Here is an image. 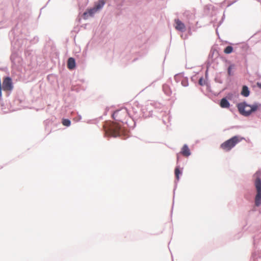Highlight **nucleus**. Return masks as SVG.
Here are the masks:
<instances>
[{
	"label": "nucleus",
	"mask_w": 261,
	"mask_h": 261,
	"mask_svg": "<svg viewBox=\"0 0 261 261\" xmlns=\"http://www.w3.org/2000/svg\"><path fill=\"white\" fill-rule=\"evenodd\" d=\"M13 86L12 80L9 77H6L3 80V89L4 91H11Z\"/></svg>",
	"instance_id": "6"
},
{
	"label": "nucleus",
	"mask_w": 261,
	"mask_h": 261,
	"mask_svg": "<svg viewBox=\"0 0 261 261\" xmlns=\"http://www.w3.org/2000/svg\"><path fill=\"white\" fill-rule=\"evenodd\" d=\"M255 180L254 185L256 190L255 197V204L258 206L261 204V171H258L254 174Z\"/></svg>",
	"instance_id": "3"
},
{
	"label": "nucleus",
	"mask_w": 261,
	"mask_h": 261,
	"mask_svg": "<svg viewBox=\"0 0 261 261\" xmlns=\"http://www.w3.org/2000/svg\"><path fill=\"white\" fill-rule=\"evenodd\" d=\"M62 124L64 126H69L71 124V122L69 119H64L62 120Z\"/></svg>",
	"instance_id": "16"
},
{
	"label": "nucleus",
	"mask_w": 261,
	"mask_h": 261,
	"mask_svg": "<svg viewBox=\"0 0 261 261\" xmlns=\"http://www.w3.org/2000/svg\"><path fill=\"white\" fill-rule=\"evenodd\" d=\"M97 11L95 9L94 7L93 8L88 9L87 11L85 12L83 14V18L85 19H87L89 16H93V15L96 13Z\"/></svg>",
	"instance_id": "8"
},
{
	"label": "nucleus",
	"mask_w": 261,
	"mask_h": 261,
	"mask_svg": "<svg viewBox=\"0 0 261 261\" xmlns=\"http://www.w3.org/2000/svg\"><path fill=\"white\" fill-rule=\"evenodd\" d=\"M243 139L241 137L235 136L222 143L220 148L225 151H229Z\"/></svg>",
	"instance_id": "4"
},
{
	"label": "nucleus",
	"mask_w": 261,
	"mask_h": 261,
	"mask_svg": "<svg viewBox=\"0 0 261 261\" xmlns=\"http://www.w3.org/2000/svg\"><path fill=\"white\" fill-rule=\"evenodd\" d=\"M239 113L244 116H248L252 113L256 111L261 107V105L258 103H255L252 105L247 103L246 102H242L237 105Z\"/></svg>",
	"instance_id": "2"
},
{
	"label": "nucleus",
	"mask_w": 261,
	"mask_h": 261,
	"mask_svg": "<svg viewBox=\"0 0 261 261\" xmlns=\"http://www.w3.org/2000/svg\"><path fill=\"white\" fill-rule=\"evenodd\" d=\"M181 173V172H180L179 168L178 167H176L175 169V175L176 178L177 179V180L179 179V174H180Z\"/></svg>",
	"instance_id": "15"
},
{
	"label": "nucleus",
	"mask_w": 261,
	"mask_h": 261,
	"mask_svg": "<svg viewBox=\"0 0 261 261\" xmlns=\"http://www.w3.org/2000/svg\"><path fill=\"white\" fill-rule=\"evenodd\" d=\"M250 91L248 88L246 86H243L241 94L245 97H247L249 95Z\"/></svg>",
	"instance_id": "13"
},
{
	"label": "nucleus",
	"mask_w": 261,
	"mask_h": 261,
	"mask_svg": "<svg viewBox=\"0 0 261 261\" xmlns=\"http://www.w3.org/2000/svg\"><path fill=\"white\" fill-rule=\"evenodd\" d=\"M180 153L186 157L189 156L191 154L190 150L187 145L185 144L181 148Z\"/></svg>",
	"instance_id": "9"
},
{
	"label": "nucleus",
	"mask_w": 261,
	"mask_h": 261,
	"mask_svg": "<svg viewBox=\"0 0 261 261\" xmlns=\"http://www.w3.org/2000/svg\"><path fill=\"white\" fill-rule=\"evenodd\" d=\"M220 106L223 108H228L229 107L230 104L226 98H223L221 100Z\"/></svg>",
	"instance_id": "11"
},
{
	"label": "nucleus",
	"mask_w": 261,
	"mask_h": 261,
	"mask_svg": "<svg viewBox=\"0 0 261 261\" xmlns=\"http://www.w3.org/2000/svg\"><path fill=\"white\" fill-rule=\"evenodd\" d=\"M233 68V65H230L228 67V74L229 75H231V70Z\"/></svg>",
	"instance_id": "17"
},
{
	"label": "nucleus",
	"mask_w": 261,
	"mask_h": 261,
	"mask_svg": "<svg viewBox=\"0 0 261 261\" xmlns=\"http://www.w3.org/2000/svg\"><path fill=\"white\" fill-rule=\"evenodd\" d=\"M103 129L108 136L116 137L123 134L121 125L116 122H106L103 125Z\"/></svg>",
	"instance_id": "1"
},
{
	"label": "nucleus",
	"mask_w": 261,
	"mask_h": 261,
	"mask_svg": "<svg viewBox=\"0 0 261 261\" xmlns=\"http://www.w3.org/2000/svg\"><path fill=\"white\" fill-rule=\"evenodd\" d=\"M177 161H178V154L177 155Z\"/></svg>",
	"instance_id": "19"
},
{
	"label": "nucleus",
	"mask_w": 261,
	"mask_h": 261,
	"mask_svg": "<svg viewBox=\"0 0 261 261\" xmlns=\"http://www.w3.org/2000/svg\"><path fill=\"white\" fill-rule=\"evenodd\" d=\"M128 116V113L125 109H121L114 112L113 118L116 121L123 122Z\"/></svg>",
	"instance_id": "5"
},
{
	"label": "nucleus",
	"mask_w": 261,
	"mask_h": 261,
	"mask_svg": "<svg viewBox=\"0 0 261 261\" xmlns=\"http://www.w3.org/2000/svg\"><path fill=\"white\" fill-rule=\"evenodd\" d=\"M257 85L259 88H261V83H258Z\"/></svg>",
	"instance_id": "18"
},
{
	"label": "nucleus",
	"mask_w": 261,
	"mask_h": 261,
	"mask_svg": "<svg viewBox=\"0 0 261 261\" xmlns=\"http://www.w3.org/2000/svg\"><path fill=\"white\" fill-rule=\"evenodd\" d=\"M175 22L176 24L175 28L176 30L181 32H184L185 31L186 27L184 23L179 19H175Z\"/></svg>",
	"instance_id": "7"
},
{
	"label": "nucleus",
	"mask_w": 261,
	"mask_h": 261,
	"mask_svg": "<svg viewBox=\"0 0 261 261\" xmlns=\"http://www.w3.org/2000/svg\"><path fill=\"white\" fill-rule=\"evenodd\" d=\"M233 51V48L231 46H227L224 50V53L226 54H230Z\"/></svg>",
	"instance_id": "14"
},
{
	"label": "nucleus",
	"mask_w": 261,
	"mask_h": 261,
	"mask_svg": "<svg viewBox=\"0 0 261 261\" xmlns=\"http://www.w3.org/2000/svg\"><path fill=\"white\" fill-rule=\"evenodd\" d=\"M67 67L70 70L73 69L75 67V61L74 58L70 57L68 59Z\"/></svg>",
	"instance_id": "10"
},
{
	"label": "nucleus",
	"mask_w": 261,
	"mask_h": 261,
	"mask_svg": "<svg viewBox=\"0 0 261 261\" xmlns=\"http://www.w3.org/2000/svg\"><path fill=\"white\" fill-rule=\"evenodd\" d=\"M105 4V2L103 0H99L97 3L95 4L94 8L98 11L103 7Z\"/></svg>",
	"instance_id": "12"
}]
</instances>
